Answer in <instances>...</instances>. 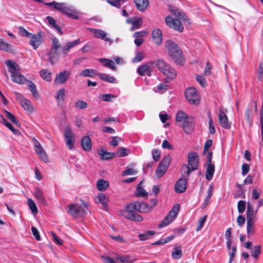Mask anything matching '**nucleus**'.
Masks as SVG:
<instances>
[{"instance_id": "nucleus-1", "label": "nucleus", "mask_w": 263, "mask_h": 263, "mask_svg": "<svg viewBox=\"0 0 263 263\" xmlns=\"http://www.w3.org/2000/svg\"><path fill=\"white\" fill-rule=\"evenodd\" d=\"M167 52L172 60L177 65H182L184 61L181 48L174 42L168 40L165 42Z\"/></svg>"}, {"instance_id": "nucleus-2", "label": "nucleus", "mask_w": 263, "mask_h": 263, "mask_svg": "<svg viewBox=\"0 0 263 263\" xmlns=\"http://www.w3.org/2000/svg\"><path fill=\"white\" fill-rule=\"evenodd\" d=\"M140 202L139 201H135L128 204L126 206V210L124 212V216L128 220L140 222L143 221L142 216L136 213V211L141 213Z\"/></svg>"}, {"instance_id": "nucleus-3", "label": "nucleus", "mask_w": 263, "mask_h": 263, "mask_svg": "<svg viewBox=\"0 0 263 263\" xmlns=\"http://www.w3.org/2000/svg\"><path fill=\"white\" fill-rule=\"evenodd\" d=\"M187 164H183L182 166V173L186 174L189 177L191 172L198 169L199 166V158L197 153H190L188 155Z\"/></svg>"}, {"instance_id": "nucleus-4", "label": "nucleus", "mask_w": 263, "mask_h": 263, "mask_svg": "<svg viewBox=\"0 0 263 263\" xmlns=\"http://www.w3.org/2000/svg\"><path fill=\"white\" fill-rule=\"evenodd\" d=\"M159 70L170 80H173L177 76L176 70L162 59L154 61Z\"/></svg>"}, {"instance_id": "nucleus-5", "label": "nucleus", "mask_w": 263, "mask_h": 263, "mask_svg": "<svg viewBox=\"0 0 263 263\" xmlns=\"http://www.w3.org/2000/svg\"><path fill=\"white\" fill-rule=\"evenodd\" d=\"M88 211L87 204L83 203L81 206L77 203L70 204L67 206V213L74 217H84Z\"/></svg>"}, {"instance_id": "nucleus-6", "label": "nucleus", "mask_w": 263, "mask_h": 263, "mask_svg": "<svg viewBox=\"0 0 263 263\" xmlns=\"http://www.w3.org/2000/svg\"><path fill=\"white\" fill-rule=\"evenodd\" d=\"M185 97L188 101L192 104L197 105L200 103V95L197 89L194 87L186 89L185 92Z\"/></svg>"}, {"instance_id": "nucleus-7", "label": "nucleus", "mask_w": 263, "mask_h": 263, "mask_svg": "<svg viewBox=\"0 0 263 263\" xmlns=\"http://www.w3.org/2000/svg\"><path fill=\"white\" fill-rule=\"evenodd\" d=\"M171 160V157L168 155L164 157L156 171V175L158 178L162 177L166 173L168 167L169 166Z\"/></svg>"}, {"instance_id": "nucleus-8", "label": "nucleus", "mask_w": 263, "mask_h": 263, "mask_svg": "<svg viewBox=\"0 0 263 263\" xmlns=\"http://www.w3.org/2000/svg\"><path fill=\"white\" fill-rule=\"evenodd\" d=\"M180 18H173L171 16L168 15L165 18V23L170 27L181 32L183 31L184 28L179 20Z\"/></svg>"}, {"instance_id": "nucleus-9", "label": "nucleus", "mask_w": 263, "mask_h": 263, "mask_svg": "<svg viewBox=\"0 0 263 263\" xmlns=\"http://www.w3.org/2000/svg\"><path fill=\"white\" fill-rule=\"evenodd\" d=\"M64 134L66 145L69 149H72L75 141V135L72 131L71 128L68 125L66 126L64 129Z\"/></svg>"}, {"instance_id": "nucleus-10", "label": "nucleus", "mask_w": 263, "mask_h": 263, "mask_svg": "<svg viewBox=\"0 0 263 263\" xmlns=\"http://www.w3.org/2000/svg\"><path fill=\"white\" fill-rule=\"evenodd\" d=\"M155 62H149L138 66L137 69V72L141 76L146 75L148 77L151 76L153 70V65Z\"/></svg>"}, {"instance_id": "nucleus-11", "label": "nucleus", "mask_w": 263, "mask_h": 263, "mask_svg": "<svg viewBox=\"0 0 263 263\" xmlns=\"http://www.w3.org/2000/svg\"><path fill=\"white\" fill-rule=\"evenodd\" d=\"M70 76V72L69 71H61L56 74L54 83L57 85L65 84L69 79Z\"/></svg>"}, {"instance_id": "nucleus-12", "label": "nucleus", "mask_w": 263, "mask_h": 263, "mask_svg": "<svg viewBox=\"0 0 263 263\" xmlns=\"http://www.w3.org/2000/svg\"><path fill=\"white\" fill-rule=\"evenodd\" d=\"M43 33L41 31L37 32L36 34L31 35L30 37V45L32 46L33 48L36 49L43 43Z\"/></svg>"}, {"instance_id": "nucleus-13", "label": "nucleus", "mask_w": 263, "mask_h": 263, "mask_svg": "<svg viewBox=\"0 0 263 263\" xmlns=\"http://www.w3.org/2000/svg\"><path fill=\"white\" fill-rule=\"evenodd\" d=\"M195 119L193 117L189 116L185 121L182 123V127L184 132L187 134H191L194 129Z\"/></svg>"}, {"instance_id": "nucleus-14", "label": "nucleus", "mask_w": 263, "mask_h": 263, "mask_svg": "<svg viewBox=\"0 0 263 263\" xmlns=\"http://www.w3.org/2000/svg\"><path fill=\"white\" fill-rule=\"evenodd\" d=\"M186 187L187 179L184 178H181L176 183L175 190L177 193H182L185 191Z\"/></svg>"}, {"instance_id": "nucleus-15", "label": "nucleus", "mask_w": 263, "mask_h": 263, "mask_svg": "<svg viewBox=\"0 0 263 263\" xmlns=\"http://www.w3.org/2000/svg\"><path fill=\"white\" fill-rule=\"evenodd\" d=\"M218 121L222 128L227 129H229L231 128V124L228 121L227 116L221 110L218 115Z\"/></svg>"}, {"instance_id": "nucleus-16", "label": "nucleus", "mask_w": 263, "mask_h": 263, "mask_svg": "<svg viewBox=\"0 0 263 263\" xmlns=\"http://www.w3.org/2000/svg\"><path fill=\"white\" fill-rule=\"evenodd\" d=\"M154 42L158 46L161 44L162 41V33L158 28H155L152 32Z\"/></svg>"}, {"instance_id": "nucleus-17", "label": "nucleus", "mask_w": 263, "mask_h": 263, "mask_svg": "<svg viewBox=\"0 0 263 263\" xmlns=\"http://www.w3.org/2000/svg\"><path fill=\"white\" fill-rule=\"evenodd\" d=\"M89 30L96 37L102 39L106 42H110V39L106 37V33L104 31L93 28H90Z\"/></svg>"}, {"instance_id": "nucleus-18", "label": "nucleus", "mask_w": 263, "mask_h": 263, "mask_svg": "<svg viewBox=\"0 0 263 263\" xmlns=\"http://www.w3.org/2000/svg\"><path fill=\"white\" fill-rule=\"evenodd\" d=\"M49 61L51 65H54L57 63L60 58V53L59 50L50 49L48 52Z\"/></svg>"}, {"instance_id": "nucleus-19", "label": "nucleus", "mask_w": 263, "mask_h": 263, "mask_svg": "<svg viewBox=\"0 0 263 263\" xmlns=\"http://www.w3.org/2000/svg\"><path fill=\"white\" fill-rule=\"evenodd\" d=\"M81 144L83 150L86 152H89L91 149V140L89 136H86L82 138Z\"/></svg>"}, {"instance_id": "nucleus-20", "label": "nucleus", "mask_w": 263, "mask_h": 263, "mask_svg": "<svg viewBox=\"0 0 263 263\" xmlns=\"http://www.w3.org/2000/svg\"><path fill=\"white\" fill-rule=\"evenodd\" d=\"M81 41L80 39H77L73 42H68L66 43V47H63L62 48V53L66 55L68 52L71 48L77 46L78 45L80 44Z\"/></svg>"}, {"instance_id": "nucleus-21", "label": "nucleus", "mask_w": 263, "mask_h": 263, "mask_svg": "<svg viewBox=\"0 0 263 263\" xmlns=\"http://www.w3.org/2000/svg\"><path fill=\"white\" fill-rule=\"evenodd\" d=\"M205 178L208 180H211L215 171V166L212 163H206Z\"/></svg>"}, {"instance_id": "nucleus-22", "label": "nucleus", "mask_w": 263, "mask_h": 263, "mask_svg": "<svg viewBox=\"0 0 263 263\" xmlns=\"http://www.w3.org/2000/svg\"><path fill=\"white\" fill-rule=\"evenodd\" d=\"M137 8L141 11H144L148 6V0H134Z\"/></svg>"}, {"instance_id": "nucleus-23", "label": "nucleus", "mask_w": 263, "mask_h": 263, "mask_svg": "<svg viewBox=\"0 0 263 263\" xmlns=\"http://www.w3.org/2000/svg\"><path fill=\"white\" fill-rule=\"evenodd\" d=\"M11 77L12 81L18 84H24L27 81L25 77L18 72L12 74Z\"/></svg>"}, {"instance_id": "nucleus-24", "label": "nucleus", "mask_w": 263, "mask_h": 263, "mask_svg": "<svg viewBox=\"0 0 263 263\" xmlns=\"http://www.w3.org/2000/svg\"><path fill=\"white\" fill-rule=\"evenodd\" d=\"M108 199H107L106 196L105 194L102 193H99L98 195V197L96 200V202L97 203H101L103 209L106 210L107 209V202Z\"/></svg>"}, {"instance_id": "nucleus-25", "label": "nucleus", "mask_w": 263, "mask_h": 263, "mask_svg": "<svg viewBox=\"0 0 263 263\" xmlns=\"http://www.w3.org/2000/svg\"><path fill=\"white\" fill-rule=\"evenodd\" d=\"M97 154L100 156L101 159L107 160L114 157V153L108 152L106 150L101 149L97 152Z\"/></svg>"}, {"instance_id": "nucleus-26", "label": "nucleus", "mask_w": 263, "mask_h": 263, "mask_svg": "<svg viewBox=\"0 0 263 263\" xmlns=\"http://www.w3.org/2000/svg\"><path fill=\"white\" fill-rule=\"evenodd\" d=\"M96 185L99 191H104L108 187L109 182L103 179H100L97 181Z\"/></svg>"}, {"instance_id": "nucleus-27", "label": "nucleus", "mask_w": 263, "mask_h": 263, "mask_svg": "<svg viewBox=\"0 0 263 263\" xmlns=\"http://www.w3.org/2000/svg\"><path fill=\"white\" fill-rule=\"evenodd\" d=\"M27 82L28 87L32 95L35 98L37 99L39 97V95L37 93V90L35 84L30 80H27Z\"/></svg>"}, {"instance_id": "nucleus-28", "label": "nucleus", "mask_w": 263, "mask_h": 263, "mask_svg": "<svg viewBox=\"0 0 263 263\" xmlns=\"http://www.w3.org/2000/svg\"><path fill=\"white\" fill-rule=\"evenodd\" d=\"M20 104L25 110L28 112H31L33 111V107L32 103L27 98L23 100L22 102L20 103Z\"/></svg>"}, {"instance_id": "nucleus-29", "label": "nucleus", "mask_w": 263, "mask_h": 263, "mask_svg": "<svg viewBox=\"0 0 263 263\" xmlns=\"http://www.w3.org/2000/svg\"><path fill=\"white\" fill-rule=\"evenodd\" d=\"M172 255L175 259H179L182 257V252L181 246L180 245H176L175 246Z\"/></svg>"}, {"instance_id": "nucleus-30", "label": "nucleus", "mask_w": 263, "mask_h": 263, "mask_svg": "<svg viewBox=\"0 0 263 263\" xmlns=\"http://www.w3.org/2000/svg\"><path fill=\"white\" fill-rule=\"evenodd\" d=\"M1 117L2 118V124L6 126L14 134L16 135L20 134L19 130L14 128L12 124L8 122L3 116H1Z\"/></svg>"}, {"instance_id": "nucleus-31", "label": "nucleus", "mask_w": 263, "mask_h": 263, "mask_svg": "<svg viewBox=\"0 0 263 263\" xmlns=\"http://www.w3.org/2000/svg\"><path fill=\"white\" fill-rule=\"evenodd\" d=\"M116 260H119L121 263H133L134 260L132 259L130 255H116Z\"/></svg>"}, {"instance_id": "nucleus-32", "label": "nucleus", "mask_w": 263, "mask_h": 263, "mask_svg": "<svg viewBox=\"0 0 263 263\" xmlns=\"http://www.w3.org/2000/svg\"><path fill=\"white\" fill-rule=\"evenodd\" d=\"M35 151L36 154L39 156L40 159L45 162L47 161V155H46V152L42 146L35 149Z\"/></svg>"}, {"instance_id": "nucleus-33", "label": "nucleus", "mask_w": 263, "mask_h": 263, "mask_svg": "<svg viewBox=\"0 0 263 263\" xmlns=\"http://www.w3.org/2000/svg\"><path fill=\"white\" fill-rule=\"evenodd\" d=\"M99 61L103 64V65L107 67H108L112 70H115V66L114 62L108 59L100 58Z\"/></svg>"}, {"instance_id": "nucleus-34", "label": "nucleus", "mask_w": 263, "mask_h": 263, "mask_svg": "<svg viewBox=\"0 0 263 263\" xmlns=\"http://www.w3.org/2000/svg\"><path fill=\"white\" fill-rule=\"evenodd\" d=\"M40 74L43 79L47 82H50L52 80L51 72L47 69L41 70Z\"/></svg>"}, {"instance_id": "nucleus-35", "label": "nucleus", "mask_w": 263, "mask_h": 263, "mask_svg": "<svg viewBox=\"0 0 263 263\" xmlns=\"http://www.w3.org/2000/svg\"><path fill=\"white\" fill-rule=\"evenodd\" d=\"M0 50L7 52H12L13 51L12 46L1 39H0Z\"/></svg>"}, {"instance_id": "nucleus-36", "label": "nucleus", "mask_w": 263, "mask_h": 263, "mask_svg": "<svg viewBox=\"0 0 263 263\" xmlns=\"http://www.w3.org/2000/svg\"><path fill=\"white\" fill-rule=\"evenodd\" d=\"M255 213L253 210V206L251 203L248 202L247 210V220H253L255 216Z\"/></svg>"}, {"instance_id": "nucleus-37", "label": "nucleus", "mask_w": 263, "mask_h": 263, "mask_svg": "<svg viewBox=\"0 0 263 263\" xmlns=\"http://www.w3.org/2000/svg\"><path fill=\"white\" fill-rule=\"evenodd\" d=\"M129 153L130 151L128 149L123 147H119L116 151V156L119 157H125L128 156Z\"/></svg>"}, {"instance_id": "nucleus-38", "label": "nucleus", "mask_w": 263, "mask_h": 263, "mask_svg": "<svg viewBox=\"0 0 263 263\" xmlns=\"http://www.w3.org/2000/svg\"><path fill=\"white\" fill-rule=\"evenodd\" d=\"M63 14L66 15L69 17H71L75 20H77L79 18V16L77 15L76 11L71 9L70 7L67 6L66 9L65 10Z\"/></svg>"}, {"instance_id": "nucleus-39", "label": "nucleus", "mask_w": 263, "mask_h": 263, "mask_svg": "<svg viewBox=\"0 0 263 263\" xmlns=\"http://www.w3.org/2000/svg\"><path fill=\"white\" fill-rule=\"evenodd\" d=\"M34 196L38 201L43 205H46V201L43 196L41 190L39 189H36L34 192Z\"/></svg>"}, {"instance_id": "nucleus-40", "label": "nucleus", "mask_w": 263, "mask_h": 263, "mask_svg": "<svg viewBox=\"0 0 263 263\" xmlns=\"http://www.w3.org/2000/svg\"><path fill=\"white\" fill-rule=\"evenodd\" d=\"M98 73L96 72V71L93 69H85L83 70H82L81 73H80V75L82 77H92L94 76L98 75Z\"/></svg>"}, {"instance_id": "nucleus-41", "label": "nucleus", "mask_w": 263, "mask_h": 263, "mask_svg": "<svg viewBox=\"0 0 263 263\" xmlns=\"http://www.w3.org/2000/svg\"><path fill=\"white\" fill-rule=\"evenodd\" d=\"M189 118L186 114L181 110L179 111L176 116V121L177 123H183Z\"/></svg>"}, {"instance_id": "nucleus-42", "label": "nucleus", "mask_w": 263, "mask_h": 263, "mask_svg": "<svg viewBox=\"0 0 263 263\" xmlns=\"http://www.w3.org/2000/svg\"><path fill=\"white\" fill-rule=\"evenodd\" d=\"M179 204H176L172 209V210L169 212L167 214V216L171 218H172L174 220L175 218L176 217L179 211Z\"/></svg>"}, {"instance_id": "nucleus-43", "label": "nucleus", "mask_w": 263, "mask_h": 263, "mask_svg": "<svg viewBox=\"0 0 263 263\" xmlns=\"http://www.w3.org/2000/svg\"><path fill=\"white\" fill-rule=\"evenodd\" d=\"M168 9L173 15L177 17H180V18L183 17L181 11L177 8L172 5H168Z\"/></svg>"}, {"instance_id": "nucleus-44", "label": "nucleus", "mask_w": 263, "mask_h": 263, "mask_svg": "<svg viewBox=\"0 0 263 263\" xmlns=\"http://www.w3.org/2000/svg\"><path fill=\"white\" fill-rule=\"evenodd\" d=\"M6 64L7 66L9 67V71L11 73V74L16 72V70H17V67H18V66L16 63L9 60L6 62Z\"/></svg>"}, {"instance_id": "nucleus-45", "label": "nucleus", "mask_w": 263, "mask_h": 263, "mask_svg": "<svg viewBox=\"0 0 263 263\" xmlns=\"http://www.w3.org/2000/svg\"><path fill=\"white\" fill-rule=\"evenodd\" d=\"M5 116L17 126H20V123L18 122L15 116L10 112L5 110Z\"/></svg>"}, {"instance_id": "nucleus-46", "label": "nucleus", "mask_w": 263, "mask_h": 263, "mask_svg": "<svg viewBox=\"0 0 263 263\" xmlns=\"http://www.w3.org/2000/svg\"><path fill=\"white\" fill-rule=\"evenodd\" d=\"M247 231L248 235H252L254 233V220H247Z\"/></svg>"}, {"instance_id": "nucleus-47", "label": "nucleus", "mask_w": 263, "mask_h": 263, "mask_svg": "<svg viewBox=\"0 0 263 263\" xmlns=\"http://www.w3.org/2000/svg\"><path fill=\"white\" fill-rule=\"evenodd\" d=\"M46 19L48 23L52 25L60 33V34H63L61 29L56 23L55 20L52 16H47Z\"/></svg>"}, {"instance_id": "nucleus-48", "label": "nucleus", "mask_w": 263, "mask_h": 263, "mask_svg": "<svg viewBox=\"0 0 263 263\" xmlns=\"http://www.w3.org/2000/svg\"><path fill=\"white\" fill-rule=\"evenodd\" d=\"M98 76L100 78V79H101L103 81H106L109 83H114V81L115 80L114 77L110 76L108 74H106L105 73H99Z\"/></svg>"}, {"instance_id": "nucleus-49", "label": "nucleus", "mask_w": 263, "mask_h": 263, "mask_svg": "<svg viewBox=\"0 0 263 263\" xmlns=\"http://www.w3.org/2000/svg\"><path fill=\"white\" fill-rule=\"evenodd\" d=\"M156 234L155 231H147L145 232V233L143 234H140L139 235V238L141 241H144L146 240H147L149 236H153Z\"/></svg>"}, {"instance_id": "nucleus-50", "label": "nucleus", "mask_w": 263, "mask_h": 263, "mask_svg": "<svg viewBox=\"0 0 263 263\" xmlns=\"http://www.w3.org/2000/svg\"><path fill=\"white\" fill-rule=\"evenodd\" d=\"M260 246H255L252 249L251 252L252 256L257 259L261 252Z\"/></svg>"}, {"instance_id": "nucleus-51", "label": "nucleus", "mask_w": 263, "mask_h": 263, "mask_svg": "<svg viewBox=\"0 0 263 263\" xmlns=\"http://www.w3.org/2000/svg\"><path fill=\"white\" fill-rule=\"evenodd\" d=\"M245 117L249 123L251 124L252 121V106L248 108L245 112Z\"/></svg>"}, {"instance_id": "nucleus-52", "label": "nucleus", "mask_w": 263, "mask_h": 263, "mask_svg": "<svg viewBox=\"0 0 263 263\" xmlns=\"http://www.w3.org/2000/svg\"><path fill=\"white\" fill-rule=\"evenodd\" d=\"M115 98V96L114 95L108 93L101 95L99 96L100 99L105 102H111Z\"/></svg>"}, {"instance_id": "nucleus-53", "label": "nucleus", "mask_w": 263, "mask_h": 263, "mask_svg": "<svg viewBox=\"0 0 263 263\" xmlns=\"http://www.w3.org/2000/svg\"><path fill=\"white\" fill-rule=\"evenodd\" d=\"M173 221V220L172 218H171L166 216L165 218L160 222L158 225V228L159 229H161L164 227H166L170 224Z\"/></svg>"}, {"instance_id": "nucleus-54", "label": "nucleus", "mask_w": 263, "mask_h": 263, "mask_svg": "<svg viewBox=\"0 0 263 263\" xmlns=\"http://www.w3.org/2000/svg\"><path fill=\"white\" fill-rule=\"evenodd\" d=\"M174 238L173 236H168L164 239H161L154 243H152L153 245H163L165 243H167L172 240H173Z\"/></svg>"}, {"instance_id": "nucleus-55", "label": "nucleus", "mask_w": 263, "mask_h": 263, "mask_svg": "<svg viewBox=\"0 0 263 263\" xmlns=\"http://www.w3.org/2000/svg\"><path fill=\"white\" fill-rule=\"evenodd\" d=\"M54 8L63 13L67 8V6L65 3L56 2L55 6H54Z\"/></svg>"}, {"instance_id": "nucleus-56", "label": "nucleus", "mask_w": 263, "mask_h": 263, "mask_svg": "<svg viewBox=\"0 0 263 263\" xmlns=\"http://www.w3.org/2000/svg\"><path fill=\"white\" fill-rule=\"evenodd\" d=\"M141 213H148L150 212L152 209L151 205H148L145 202H140Z\"/></svg>"}, {"instance_id": "nucleus-57", "label": "nucleus", "mask_w": 263, "mask_h": 263, "mask_svg": "<svg viewBox=\"0 0 263 263\" xmlns=\"http://www.w3.org/2000/svg\"><path fill=\"white\" fill-rule=\"evenodd\" d=\"M142 183V181L139 184L137 187V193H136L137 196L144 197L147 195V193L141 186Z\"/></svg>"}, {"instance_id": "nucleus-58", "label": "nucleus", "mask_w": 263, "mask_h": 263, "mask_svg": "<svg viewBox=\"0 0 263 263\" xmlns=\"http://www.w3.org/2000/svg\"><path fill=\"white\" fill-rule=\"evenodd\" d=\"M145 57L144 53L143 52H137L135 57L132 59L133 63H138L142 60Z\"/></svg>"}, {"instance_id": "nucleus-59", "label": "nucleus", "mask_w": 263, "mask_h": 263, "mask_svg": "<svg viewBox=\"0 0 263 263\" xmlns=\"http://www.w3.org/2000/svg\"><path fill=\"white\" fill-rule=\"evenodd\" d=\"M28 206L31 210V212L34 214H36L37 213V209L34 203V202L31 199H28Z\"/></svg>"}, {"instance_id": "nucleus-60", "label": "nucleus", "mask_w": 263, "mask_h": 263, "mask_svg": "<svg viewBox=\"0 0 263 263\" xmlns=\"http://www.w3.org/2000/svg\"><path fill=\"white\" fill-rule=\"evenodd\" d=\"M142 18L140 17L135 19L134 22H133V25L130 28V30H134L140 28L142 25Z\"/></svg>"}, {"instance_id": "nucleus-61", "label": "nucleus", "mask_w": 263, "mask_h": 263, "mask_svg": "<svg viewBox=\"0 0 263 263\" xmlns=\"http://www.w3.org/2000/svg\"><path fill=\"white\" fill-rule=\"evenodd\" d=\"M52 47L51 49L54 50H59L61 48V44L60 43L58 39L56 37H54L52 39Z\"/></svg>"}, {"instance_id": "nucleus-62", "label": "nucleus", "mask_w": 263, "mask_h": 263, "mask_svg": "<svg viewBox=\"0 0 263 263\" xmlns=\"http://www.w3.org/2000/svg\"><path fill=\"white\" fill-rule=\"evenodd\" d=\"M238 211L240 214L243 213L246 209V203L244 200H240L238 202Z\"/></svg>"}, {"instance_id": "nucleus-63", "label": "nucleus", "mask_w": 263, "mask_h": 263, "mask_svg": "<svg viewBox=\"0 0 263 263\" xmlns=\"http://www.w3.org/2000/svg\"><path fill=\"white\" fill-rule=\"evenodd\" d=\"M74 106L78 109H82L87 108V104L84 101L78 100L74 103Z\"/></svg>"}, {"instance_id": "nucleus-64", "label": "nucleus", "mask_w": 263, "mask_h": 263, "mask_svg": "<svg viewBox=\"0 0 263 263\" xmlns=\"http://www.w3.org/2000/svg\"><path fill=\"white\" fill-rule=\"evenodd\" d=\"M138 171L133 168L127 167V169L122 172V176H127V175H135L137 174Z\"/></svg>"}]
</instances>
